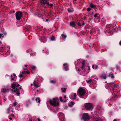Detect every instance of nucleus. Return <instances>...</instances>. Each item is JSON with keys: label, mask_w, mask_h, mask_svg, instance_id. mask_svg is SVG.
Instances as JSON below:
<instances>
[{"label": "nucleus", "mask_w": 121, "mask_h": 121, "mask_svg": "<svg viewBox=\"0 0 121 121\" xmlns=\"http://www.w3.org/2000/svg\"><path fill=\"white\" fill-rule=\"evenodd\" d=\"M11 87L13 88L12 92H17V95L19 96L20 95V91H22L21 93H23L24 91L22 88V87L17 83H13L11 84Z\"/></svg>", "instance_id": "f257e3e1"}, {"label": "nucleus", "mask_w": 121, "mask_h": 121, "mask_svg": "<svg viewBox=\"0 0 121 121\" xmlns=\"http://www.w3.org/2000/svg\"><path fill=\"white\" fill-rule=\"evenodd\" d=\"M58 98H53L52 99L50 100V102L52 105L54 107H57L59 105V102H58Z\"/></svg>", "instance_id": "f03ea898"}, {"label": "nucleus", "mask_w": 121, "mask_h": 121, "mask_svg": "<svg viewBox=\"0 0 121 121\" xmlns=\"http://www.w3.org/2000/svg\"><path fill=\"white\" fill-rule=\"evenodd\" d=\"M91 116L88 115L87 113H84L82 115V118L84 121H87L91 118Z\"/></svg>", "instance_id": "7ed1b4c3"}, {"label": "nucleus", "mask_w": 121, "mask_h": 121, "mask_svg": "<svg viewBox=\"0 0 121 121\" xmlns=\"http://www.w3.org/2000/svg\"><path fill=\"white\" fill-rule=\"evenodd\" d=\"M15 14L17 20L18 21H19L22 15V12L18 11Z\"/></svg>", "instance_id": "20e7f679"}, {"label": "nucleus", "mask_w": 121, "mask_h": 121, "mask_svg": "<svg viewBox=\"0 0 121 121\" xmlns=\"http://www.w3.org/2000/svg\"><path fill=\"white\" fill-rule=\"evenodd\" d=\"M84 106L87 110L91 109L93 108V105L91 103H86L84 105Z\"/></svg>", "instance_id": "39448f33"}, {"label": "nucleus", "mask_w": 121, "mask_h": 121, "mask_svg": "<svg viewBox=\"0 0 121 121\" xmlns=\"http://www.w3.org/2000/svg\"><path fill=\"white\" fill-rule=\"evenodd\" d=\"M78 93L80 96H83L86 92L85 90L83 88H80L78 90Z\"/></svg>", "instance_id": "423d86ee"}, {"label": "nucleus", "mask_w": 121, "mask_h": 121, "mask_svg": "<svg viewBox=\"0 0 121 121\" xmlns=\"http://www.w3.org/2000/svg\"><path fill=\"white\" fill-rule=\"evenodd\" d=\"M10 88L9 86H7L6 88H3L1 90V91L3 93H5L8 92L10 90Z\"/></svg>", "instance_id": "0eeeda50"}, {"label": "nucleus", "mask_w": 121, "mask_h": 121, "mask_svg": "<svg viewBox=\"0 0 121 121\" xmlns=\"http://www.w3.org/2000/svg\"><path fill=\"white\" fill-rule=\"evenodd\" d=\"M39 1L41 4L43 5V6H44L46 4L47 5H49V3L47 2V0H39Z\"/></svg>", "instance_id": "6e6552de"}, {"label": "nucleus", "mask_w": 121, "mask_h": 121, "mask_svg": "<svg viewBox=\"0 0 121 121\" xmlns=\"http://www.w3.org/2000/svg\"><path fill=\"white\" fill-rule=\"evenodd\" d=\"M94 121H102V119L99 116H96L94 117Z\"/></svg>", "instance_id": "1a4fd4ad"}, {"label": "nucleus", "mask_w": 121, "mask_h": 121, "mask_svg": "<svg viewBox=\"0 0 121 121\" xmlns=\"http://www.w3.org/2000/svg\"><path fill=\"white\" fill-rule=\"evenodd\" d=\"M85 61L83 60L82 62V66L81 67V69H83L85 68V67L86 66V65L85 64Z\"/></svg>", "instance_id": "9d476101"}, {"label": "nucleus", "mask_w": 121, "mask_h": 121, "mask_svg": "<svg viewBox=\"0 0 121 121\" xmlns=\"http://www.w3.org/2000/svg\"><path fill=\"white\" fill-rule=\"evenodd\" d=\"M63 65L64 66L65 69L66 71H67L69 70V69L68 67V65L67 64H64Z\"/></svg>", "instance_id": "9b49d317"}, {"label": "nucleus", "mask_w": 121, "mask_h": 121, "mask_svg": "<svg viewBox=\"0 0 121 121\" xmlns=\"http://www.w3.org/2000/svg\"><path fill=\"white\" fill-rule=\"evenodd\" d=\"M70 25L71 26L74 27L75 26V22H70Z\"/></svg>", "instance_id": "f8f14e48"}, {"label": "nucleus", "mask_w": 121, "mask_h": 121, "mask_svg": "<svg viewBox=\"0 0 121 121\" xmlns=\"http://www.w3.org/2000/svg\"><path fill=\"white\" fill-rule=\"evenodd\" d=\"M90 6L91 8H95L96 6L95 5L91 3L90 4Z\"/></svg>", "instance_id": "ddd939ff"}, {"label": "nucleus", "mask_w": 121, "mask_h": 121, "mask_svg": "<svg viewBox=\"0 0 121 121\" xmlns=\"http://www.w3.org/2000/svg\"><path fill=\"white\" fill-rule=\"evenodd\" d=\"M108 76L109 77H110L112 78H114V77L113 76V74H110Z\"/></svg>", "instance_id": "4468645a"}, {"label": "nucleus", "mask_w": 121, "mask_h": 121, "mask_svg": "<svg viewBox=\"0 0 121 121\" xmlns=\"http://www.w3.org/2000/svg\"><path fill=\"white\" fill-rule=\"evenodd\" d=\"M68 11L69 13L72 12H73L74 10L73 9H68Z\"/></svg>", "instance_id": "2eb2a0df"}, {"label": "nucleus", "mask_w": 121, "mask_h": 121, "mask_svg": "<svg viewBox=\"0 0 121 121\" xmlns=\"http://www.w3.org/2000/svg\"><path fill=\"white\" fill-rule=\"evenodd\" d=\"M35 81H34L33 82V84L34 86L36 87H39V85L37 84H36L35 83Z\"/></svg>", "instance_id": "dca6fc26"}, {"label": "nucleus", "mask_w": 121, "mask_h": 121, "mask_svg": "<svg viewBox=\"0 0 121 121\" xmlns=\"http://www.w3.org/2000/svg\"><path fill=\"white\" fill-rule=\"evenodd\" d=\"M92 80L91 79H90L89 80H86V82L88 83H91V82L92 81Z\"/></svg>", "instance_id": "f3484780"}, {"label": "nucleus", "mask_w": 121, "mask_h": 121, "mask_svg": "<svg viewBox=\"0 0 121 121\" xmlns=\"http://www.w3.org/2000/svg\"><path fill=\"white\" fill-rule=\"evenodd\" d=\"M55 39V37L54 36H52L50 38V40L51 41H54Z\"/></svg>", "instance_id": "a211bd4d"}, {"label": "nucleus", "mask_w": 121, "mask_h": 121, "mask_svg": "<svg viewBox=\"0 0 121 121\" xmlns=\"http://www.w3.org/2000/svg\"><path fill=\"white\" fill-rule=\"evenodd\" d=\"M31 68L33 70H35L36 67L35 66H31Z\"/></svg>", "instance_id": "6ab92c4d"}, {"label": "nucleus", "mask_w": 121, "mask_h": 121, "mask_svg": "<svg viewBox=\"0 0 121 121\" xmlns=\"http://www.w3.org/2000/svg\"><path fill=\"white\" fill-rule=\"evenodd\" d=\"M50 81L52 83H55L56 82L55 80H51Z\"/></svg>", "instance_id": "aec40b11"}, {"label": "nucleus", "mask_w": 121, "mask_h": 121, "mask_svg": "<svg viewBox=\"0 0 121 121\" xmlns=\"http://www.w3.org/2000/svg\"><path fill=\"white\" fill-rule=\"evenodd\" d=\"M77 95L75 93H74L73 96L74 97V98L73 99H76V96Z\"/></svg>", "instance_id": "412c9836"}, {"label": "nucleus", "mask_w": 121, "mask_h": 121, "mask_svg": "<svg viewBox=\"0 0 121 121\" xmlns=\"http://www.w3.org/2000/svg\"><path fill=\"white\" fill-rule=\"evenodd\" d=\"M26 52L27 53H30L32 52V51L31 49H30L28 50H26Z\"/></svg>", "instance_id": "4be33fe9"}, {"label": "nucleus", "mask_w": 121, "mask_h": 121, "mask_svg": "<svg viewBox=\"0 0 121 121\" xmlns=\"http://www.w3.org/2000/svg\"><path fill=\"white\" fill-rule=\"evenodd\" d=\"M61 36L62 37H63L64 38H66L67 37V36L66 35H65L63 34H62Z\"/></svg>", "instance_id": "5701e85b"}, {"label": "nucleus", "mask_w": 121, "mask_h": 121, "mask_svg": "<svg viewBox=\"0 0 121 121\" xmlns=\"http://www.w3.org/2000/svg\"><path fill=\"white\" fill-rule=\"evenodd\" d=\"M101 78L102 79H105L106 78V77L105 75L101 76Z\"/></svg>", "instance_id": "b1692460"}, {"label": "nucleus", "mask_w": 121, "mask_h": 121, "mask_svg": "<svg viewBox=\"0 0 121 121\" xmlns=\"http://www.w3.org/2000/svg\"><path fill=\"white\" fill-rule=\"evenodd\" d=\"M17 103L16 102H14L13 103V105L15 107L17 105Z\"/></svg>", "instance_id": "393cba45"}, {"label": "nucleus", "mask_w": 121, "mask_h": 121, "mask_svg": "<svg viewBox=\"0 0 121 121\" xmlns=\"http://www.w3.org/2000/svg\"><path fill=\"white\" fill-rule=\"evenodd\" d=\"M38 100V102L39 103H40V99L39 98H38L37 99H36V100L37 101V100Z\"/></svg>", "instance_id": "a878e982"}, {"label": "nucleus", "mask_w": 121, "mask_h": 121, "mask_svg": "<svg viewBox=\"0 0 121 121\" xmlns=\"http://www.w3.org/2000/svg\"><path fill=\"white\" fill-rule=\"evenodd\" d=\"M46 53L47 55H48L49 54V52H48V50H46Z\"/></svg>", "instance_id": "bb28decb"}, {"label": "nucleus", "mask_w": 121, "mask_h": 121, "mask_svg": "<svg viewBox=\"0 0 121 121\" xmlns=\"http://www.w3.org/2000/svg\"><path fill=\"white\" fill-rule=\"evenodd\" d=\"M63 88H62V92H65L66 91V89L65 88L63 89Z\"/></svg>", "instance_id": "cd10ccee"}, {"label": "nucleus", "mask_w": 121, "mask_h": 121, "mask_svg": "<svg viewBox=\"0 0 121 121\" xmlns=\"http://www.w3.org/2000/svg\"><path fill=\"white\" fill-rule=\"evenodd\" d=\"M91 10V9L90 8H89L87 9V10L88 11H89Z\"/></svg>", "instance_id": "c85d7f7f"}, {"label": "nucleus", "mask_w": 121, "mask_h": 121, "mask_svg": "<svg viewBox=\"0 0 121 121\" xmlns=\"http://www.w3.org/2000/svg\"><path fill=\"white\" fill-rule=\"evenodd\" d=\"M71 104L72 105H73L75 104L74 102L73 101H71L70 102Z\"/></svg>", "instance_id": "c756f323"}, {"label": "nucleus", "mask_w": 121, "mask_h": 121, "mask_svg": "<svg viewBox=\"0 0 121 121\" xmlns=\"http://www.w3.org/2000/svg\"><path fill=\"white\" fill-rule=\"evenodd\" d=\"M99 14L96 13L94 15V17H97V16Z\"/></svg>", "instance_id": "7c9ffc66"}, {"label": "nucleus", "mask_w": 121, "mask_h": 121, "mask_svg": "<svg viewBox=\"0 0 121 121\" xmlns=\"http://www.w3.org/2000/svg\"><path fill=\"white\" fill-rule=\"evenodd\" d=\"M23 77V75L22 74H20V75H19V77L20 78H22V77Z\"/></svg>", "instance_id": "2f4dec72"}, {"label": "nucleus", "mask_w": 121, "mask_h": 121, "mask_svg": "<svg viewBox=\"0 0 121 121\" xmlns=\"http://www.w3.org/2000/svg\"><path fill=\"white\" fill-rule=\"evenodd\" d=\"M61 102L63 101V99L61 97H60L59 98Z\"/></svg>", "instance_id": "473e14b6"}, {"label": "nucleus", "mask_w": 121, "mask_h": 121, "mask_svg": "<svg viewBox=\"0 0 121 121\" xmlns=\"http://www.w3.org/2000/svg\"><path fill=\"white\" fill-rule=\"evenodd\" d=\"M97 108L99 110H100V107L99 106H98L97 107Z\"/></svg>", "instance_id": "72a5a7b5"}, {"label": "nucleus", "mask_w": 121, "mask_h": 121, "mask_svg": "<svg viewBox=\"0 0 121 121\" xmlns=\"http://www.w3.org/2000/svg\"><path fill=\"white\" fill-rule=\"evenodd\" d=\"M26 71H22V74H24L25 73H26Z\"/></svg>", "instance_id": "f704fd0d"}, {"label": "nucleus", "mask_w": 121, "mask_h": 121, "mask_svg": "<svg viewBox=\"0 0 121 121\" xmlns=\"http://www.w3.org/2000/svg\"><path fill=\"white\" fill-rule=\"evenodd\" d=\"M23 70H24L25 71L26 70H27V68H23Z\"/></svg>", "instance_id": "c9c22d12"}, {"label": "nucleus", "mask_w": 121, "mask_h": 121, "mask_svg": "<svg viewBox=\"0 0 121 121\" xmlns=\"http://www.w3.org/2000/svg\"><path fill=\"white\" fill-rule=\"evenodd\" d=\"M26 73H27V74H28L30 73V72H29L28 70H27L26 71Z\"/></svg>", "instance_id": "e433bc0d"}, {"label": "nucleus", "mask_w": 121, "mask_h": 121, "mask_svg": "<svg viewBox=\"0 0 121 121\" xmlns=\"http://www.w3.org/2000/svg\"><path fill=\"white\" fill-rule=\"evenodd\" d=\"M117 87V85H114V86L113 87Z\"/></svg>", "instance_id": "4c0bfd02"}, {"label": "nucleus", "mask_w": 121, "mask_h": 121, "mask_svg": "<svg viewBox=\"0 0 121 121\" xmlns=\"http://www.w3.org/2000/svg\"><path fill=\"white\" fill-rule=\"evenodd\" d=\"M87 69L88 70H89L90 69V67L89 66H87Z\"/></svg>", "instance_id": "58836bf2"}, {"label": "nucleus", "mask_w": 121, "mask_h": 121, "mask_svg": "<svg viewBox=\"0 0 121 121\" xmlns=\"http://www.w3.org/2000/svg\"><path fill=\"white\" fill-rule=\"evenodd\" d=\"M98 68V65H96L95 67V68L96 69H97Z\"/></svg>", "instance_id": "ea45409f"}, {"label": "nucleus", "mask_w": 121, "mask_h": 121, "mask_svg": "<svg viewBox=\"0 0 121 121\" xmlns=\"http://www.w3.org/2000/svg\"><path fill=\"white\" fill-rule=\"evenodd\" d=\"M10 107H9L7 109V110L8 111H10Z\"/></svg>", "instance_id": "a19ab883"}, {"label": "nucleus", "mask_w": 121, "mask_h": 121, "mask_svg": "<svg viewBox=\"0 0 121 121\" xmlns=\"http://www.w3.org/2000/svg\"><path fill=\"white\" fill-rule=\"evenodd\" d=\"M81 69H81V68H79V69L78 70V71H81Z\"/></svg>", "instance_id": "79ce46f5"}, {"label": "nucleus", "mask_w": 121, "mask_h": 121, "mask_svg": "<svg viewBox=\"0 0 121 121\" xmlns=\"http://www.w3.org/2000/svg\"><path fill=\"white\" fill-rule=\"evenodd\" d=\"M78 25L79 26H81V24H80L79 23H78Z\"/></svg>", "instance_id": "37998d69"}, {"label": "nucleus", "mask_w": 121, "mask_h": 121, "mask_svg": "<svg viewBox=\"0 0 121 121\" xmlns=\"http://www.w3.org/2000/svg\"><path fill=\"white\" fill-rule=\"evenodd\" d=\"M92 68L93 69H95L94 67V65H92Z\"/></svg>", "instance_id": "c03bdc74"}, {"label": "nucleus", "mask_w": 121, "mask_h": 121, "mask_svg": "<svg viewBox=\"0 0 121 121\" xmlns=\"http://www.w3.org/2000/svg\"><path fill=\"white\" fill-rule=\"evenodd\" d=\"M3 35L2 34H0V38H1V36H2Z\"/></svg>", "instance_id": "a18cd8bd"}, {"label": "nucleus", "mask_w": 121, "mask_h": 121, "mask_svg": "<svg viewBox=\"0 0 121 121\" xmlns=\"http://www.w3.org/2000/svg\"><path fill=\"white\" fill-rule=\"evenodd\" d=\"M13 76H14V77H16V74H15V73H13Z\"/></svg>", "instance_id": "49530a36"}, {"label": "nucleus", "mask_w": 121, "mask_h": 121, "mask_svg": "<svg viewBox=\"0 0 121 121\" xmlns=\"http://www.w3.org/2000/svg\"><path fill=\"white\" fill-rule=\"evenodd\" d=\"M117 97H117V95H115V98H116V99L117 98Z\"/></svg>", "instance_id": "de8ad7c7"}, {"label": "nucleus", "mask_w": 121, "mask_h": 121, "mask_svg": "<svg viewBox=\"0 0 121 121\" xmlns=\"http://www.w3.org/2000/svg\"><path fill=\"white\" fill-rule=\"evenodd\" d=\"M37 119H38V121H40V119L39 118H38Z\"/></svg>", "instance_id": "09e8293b"}, {"label": "nucleus", "mask_w": 121, "mask_h": 121, "mask_svg": "<svg viewBox=\"0 0 121 121\" xmlns=\"http://www.w3.org/2000/svg\"><path fill=\"white\" fill-rule=\"evenodd\" d=\"M11 81H13L14 80V79L13 78H12L11 79Z\"/></svg>", "instance_id": "8fccbe9b"}, {"label": "nucleus", "mask_w": 121, "mask_h": 121, "mask_svg": "<svg viewBox=\"0 0 121 121\" xmlns=\"http://www.w3.org/2000/svg\"><path fill=\"white\" fill-rule=\"evenodd\" d=\"M50 5L51 7H52L53 6V4H51Z\"/></svg>", "instance_id": "3c124183"}, {"label": "nucleus", "mask_w": 121, "mask_h": 121, "mask_svg": "<svg viewBox=\"0 0 121 121\" xmlns=\"http://www.w3.org/2000/svg\"><path fill=\"white\" fill-rule=\"evenodd\" d=\"M119 44L121 46V40L120 41V42L119 43Z\"/></svg>", "instance_id": "603ef678"}, {"label": "nucleus", "mask_w": 121, "mask_h": 121, "mask_svg": "<svg viewBox=\"0 0 121 121\" xmlns=\"http://www.w3.org/2000/svg\"><path fill=\"white\" fill-rule=\"evenodd\" d=\"M64 98H65V99H66V96H64Z\"/></svg>", "instance_id": "864d4df0"}, {"label": "nucleus", "mask_w": 121, "mask_h": 121, "mask_svg": "<svg viewBox=\"0 0 121 121\" xmlns=\"http://www.w3.org/2000/svg\"><path fill=\"white\" fill-rule=\"evenodd\" d=\"M28 66V65H25V67H27Z\"/></svg>", "instance_id": "5fc2aeb1"}, {"label": "nucleus", "mask_w": 121, "mask_h": 121, "mask_svg": "<svg viewBox=\"0 0 121 121\" xmlns=\"http://www.w3.org/2000/svg\"><path fill=\"white\" fill-rule=\"evenodd\" d=\"M85 24L83 22V23H82V25H85Z\"/></svg>", "instance_id": "6e6d98bb"}, {"label": "nucleus", "mask_w": 121, "mask_h": 121, "mask_svg": "<svg viewBox=\"0 0 121 121\" xmlns=\"http://www.w3.org/2000/svg\"><path fill=\"white\" fill-rule=\"evenodd\" d=\"M9 119H10V120H12V118L11 117H10V118H9Z\"/></svg>", "instance_id": "4d7b16f0"}, {"label": "nucleus", "mask_w": 121, "mask_h": 121, "mask_svg": "<svg viewBox=\"0 0 121 121\" xmlns=\"http://www.w3.org/2000/svg\"><path fill=\"white\" fill-rule=\"evenodd\" d=\"M113 121H117V120H116V119H114V120Z\"/></svg>", "instance_id": "13d9d810"}, {"label": "nucleus", "mask_w": 121, "mask_h": 121, "mask_svg": "<svg viewBox=\"0 0 121 121\" xmlns=\"http://www.w3.org/2000/svg\"><path fill=\"white\" fill-rule=\"evenodd\" d=\"M32 120L31 119H30L29 121H31Z\"/></svg>", "instance_id": "bf43d9fd"}, {"label": "nucleus", "mask_w": 121, "mask_h": 121, "mask_svg": "<svg viewBox=\"0 0 121 121\" xmlns=\"http://www.w3.org/2000/svg\"><path fill=\"white\" fill-rule=\"evenodd\" d=\"M46 21L47 22L48 21V19H46Z\"/></svg>", "instance_id": "052dcab7"}, {"label": "nucleus", "mask_w": 121, "mask_h": 121, "mask_svg": "<svg viewBox=\"0 0 121 121\" xmlns=\"http://www.w3.org/2000/svg\"><path fill=\"white\" fill-rule=\"evenodd\" d=\"M66 101H67L66 100H65V101H63V102H66Z\"/></svg>", "instance_id": "680f3d73"}, {"label": "nucleus", "mask_w": 121, "mask_h": 121, "mask_svg": "<svg viewBox=\"0 0 121 121\" xmlns=\"http://www.w3.org/2000/svg\"><path fill=\"white\" fill-rule=\"evenodd\" d=\"M12 77H13L12 75H11V77L12 78Z\"/></svg>", "instance_id": "e2e57ef3"}, {"label": "nucleus", "mask_w": 121, "mask_h": 121, "mask_svg": "<svg viewBox=\"0 0 121 121\" xmlns=\"http://www.w3.org/2000/svg\"><path fill=\"white\" fill-rule=\"evenodd\" d=\"M26 105H27V106H28L29 105H28V104H27Z\"/></svg>", "instance_id": "0e129e2a"}, {"label": "nucleus", "mask_w": 121, "mask_h": 121, "mask_svg": "<svg viewBox=\"0 0 121 121\" xmlns=\"http://www.w3.org/2000/svg\"><path fill=\"white\" fill-rule=\"evenodd\" d=\"M31 53L30 54V55L31 56Z\"/></svg>", "instance_id": "69168bd1"}, {"label": "nucleus", "mask_w": 121, "mask_h": 121, "mask_svg": "<svg viewBox=\"0 0 121 121\" xmlns=\"http://www.w3.org/2000/svg\"><path fill=\"white\" fill-rule=\"evenodd\" d=\"M112 100H113V98H112Z\"/></svg>", "instance_id": "338daca9"}, {"label": "nucleus", "mask_w": 121, "mask_h": 121, "mask_svg": "<svg viewBox=\"0 0 121 121\" xmlns=\"http://www.w3.org/2000/svg\"><path fill=\"white\" fill-rule=\"evenodd\" d=\"M12 116H14V114Z\"/></svg>", "instance_id": "774afa93"}]
</instances>
